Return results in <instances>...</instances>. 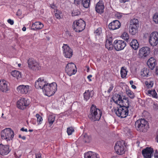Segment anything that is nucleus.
I'll return each mask as SVG.
<instances>
[{
    "label": "nucleus",
    "instance_id": "f257e3e1",
    "mask_svg": "<svg viewBox=\"0 0 158 158\" xmlns=\"http://www.w3.org/2000/svg\"><path fill=\"white\" fill-rule=\"evenodd\" d=\"M102 114L101 109L98 108L95 105H92L90 108L88 117L91 121H98L101 118Z\"/></svg>",
    "mask_w": 158,
    "mask_h": 158
},
{
    "label": "nucleus",
    "instance_id": "f03ea898",
    "mask_svg": "<svg viewBox=\"0 0 158 158\" xmlns=\"http://www.w3.org/2000/svg\"><path fill=\"white\" fill-rule=\"evenodd\" d=\"M127 106H122L114 107L112 110L113 112H114L116 115L121 118L126 117L128 114V108Z\"/></svg>",
    "mask_w": 158,
    "mask_h": 158
},
{
    "label": "nucleus",
    "instance_id": "7ed1b4c3",
    "mask_svg": "<svg viewBox=\"0 0 158 158\" xmlns=\"http://www.w3.org/2000/svg\"><path fill=\"white\" fill-rule=\"evenodd\" d=\"M135 125L138 131L143 132H146L149 128L148 122L144 118L137 120Z\"/></svg>",
    "mask_w": 158,
    "mask_h": 158
},
{
    "label": "nucleus",
    "instance_id": "20e7f679",
    "mask_svg": "<svg viewBox=\"0 0 158 158\" xmlns=\"http://www.w3.org/2000/svg\"><path fill=\"white\" fill-rule=\"evenodd\" d=\"M57 89V85L56 82L48 83L43 91L46 95L50 97L54 95Z\"/></svg>",
    "mask_w": 158,
    "mask_h": 158
},
{
    "label": "nucleus",
    "instance_id": "39448f33",
    "mask_svg": "<svg viewBox=\"0 0 158 158\" xmlns=\"http://www.w3.org/2000/svg\"><path fill=\"white\" fill-rule=\"evenodd\" d=\"M85 21L82 19H80L74 21L73 27L75 31L79 32L82 31L85 29Z\"/></svg>",
    "mask_w": 158,
    "mask_h": 158
},
{
    "label": "nucleus",
    "instance_id": "423d86ee",
    "mask_svg": "<svg viewBox=\"0 0 158 158\" xmlns=\"http://www.w3.org/2000/svg\"><path fill=\"white\" fill-rule=\"evenodd\" d=\"M117 98L116 97H114L113 98V101L118 104L117 106H127V107H129L128 98H123L122 99L121 96L119 95H117Z\"/></svg>",
    "mask_w": 158,
    "mask_h": 158
},
{
    "label": "nucleus",
    "instance_id": "0eeeda50",
    "mask_svg": "<svg viewBox=\"0 0 158 158\" xmlns=\"http://www.w3.org/2000/svg\"><path fill=\"white\" fill-rule=\"evenodd\" d=\"M125 148L124 141L121 140L116 142L114 148L115 151L117 154L122 155L125 153Z\"/></svg>",
    "mask_w": 158,
    "mask_h": 158
},
{
    "label": "nucleus",
    "instance_id": "6e6552de",
    "mask_svg": "<svg viewBox=\"0 0 158 158\" xmlns=\"http://www.w3.org/2000/svg\"><path fill=\"white\" fill-rule=\"evenodd\" d=\"M14 135V131L10 128H6L1 132V137L3 139L10 140L12 139Z\"/></svg>",
    "mask_w": 158,
    "mask_h": 158
},
{
    "label": "nucleus",
    "instance_id": "1a4fd4ad",
    "mask_svg": "<svg viewBox=\"0 0 158 158\" xmlns=\"http://www.w3.org/2000/svg\"><path fill=\"white\" fill-rule=\"evenodd\" d=\"M27 63L29 68L32 70H38L41 69L40 63L34 59H29Z\"/></svg>",
    "mask_w": 158,
    "mask_h": 158
},
{
    "label": "nucleus",
    "instance_id": "9d476101",
    "mask_svg": "<svg viewBox=\"0 0 158 158\" xmlns=\"http://www.w3.org/2000/svg\"><path fill=\"white\" fill-rule=\"evenodd\" d=\"M126 46V43L124 40H116L113 43V46L115 50L119 51L123 50Z\"/></svg>",
    "mask_w": 158,
    "mask_h": 158
},
{
    "label": "nucleus",
    "instance_id": "9b49d317",
    "mask_svg": "<svg viewBox=\"0 0 158 158\" xmlns=\"http://www.w3.org/2000/svg\"><path fill=\"white\" fill-rule=\"evenodd\" d=\"M47 83V82L44 77H40L35 81V86L36 89H42L43 91L44 88H45Z\"/></svg>",
    "mask_w": 158,
    "mask_h": 158
},
{
    "label": "nucleus",
    "instance_id": "f8f14e48",
    "mask_svg": "<svg viewBox=\"0 0 158 158\" xmlns=\"http://www.w3.org/2000/svg\"><path fill=\"white\" fill-rule=\"evenodd\" d=\"M63 54L66 58H70L73 55V51L67 44H64L62 47Z\"/></svg>",
    "mask_w": 158,
    "mask_h": 158
},
{
    "label": "nucleus",
    "instance_id": "ddd939ff",
    "mask_svg": "<svg viewBox=\"0 0 158 158\" xmlns=\"http://www.w3.org/2000/svg\"><path fill=\"white\" fill-rule=\"evenodd\" d=\"M65 70L67 74L69 76L75 74L77 72V68L76 65L73 63L67 64Z\"/></svg>",
    "mask_w": 158,
    "mask_h": 158
},
{
    "label": "nucleus",
    "instance_id": "4468645a",
    "mask_svg": "<svg viewBox=\"0 0 158 158\" xmlns=\"http://www.w3.org/2000/svg\"><path fill=\"white\" fill-rule=\"evenodd\" d=\"M29 104V101L25 98H21L17 102V107L21 110H24L28 106Z\"/></svg>",
    "mask_w": 158,
    "mask_h": 158
},
{
    "label": "nucleus",
    "instance_id": "2eb2a0df",
    "mask_svg": "<svg viewBox=\"0 0 158 158\" xmlns=\"http://www.w3.org/2000/svg\"><path fill=\"white\" fill-rule=\"evenodd\" d=\"M149 41L151 46L156 45L158 44V32L156 31L152 32L150 35Z\"/></svg>",
    "mask_w": 158,
    "mask_h": 158
},
{
    "label": "nucleus",
    "instance_id": "dca6fc26",
    "mask_svg": "<svg viewBox=\"0 0 158 158\" xmlns=\"http://www.w3.org/2000/svg\"><path fill=\"white\" fill-rule=\"evenodd\" d=\"M150 51V49L148 47H142L139 50L138 55L140 57L144 58L149 55Z\"/></svg>",
    "mask_w": 158,
    "mask_h": 158
},
{
    "label": "nucleus",
    "instance_id": "f3484780",
    "mask_svg": "<svg viewBox=\"0 0 158 158\" xmlns=\"http://www.w3.org/2000/svg\"><path fill=\"white\" fill-rule=\"evenodd\" d=\"M153 152V150L152 148L147 147L142 150V153L145 158H151Z\"/></svg>",
    "mask_w": 158,
    "mask_h": 158
},
{
    "label": "nucleus",
    "instance_id": "a211bd4d",
    "mask_svg": "<svg viewBox=\"0 0 158 158\" xmlns=\"http://www.w3.org/2000/svg\"><path fill=\"white\" fill-rule=\"evenodd\" d=\"M10 151L9 146L0 144V154L5 156L8 154Z\"/></svg>",
    "mask_w": 158,
    "mask_h": 158
},
{
    "label": "nucleus",
    "instance_id": "6ab92c4d",
    "mask_svg": "<svg viewBox=\"0 0 158 158\" xmlns=\"http://www.w3.org/2000/svg\"><path fill=\"white\" fill-rule=\"evenodd\" d=\"M105 46L106 48L109 50H111L113 48V39L112 36H107L106 37Z\"/></svg>",
    "mask_w": 158,
    "mask_h": 158
},
{
    "label": "nucleus",
    "instance_id": "aec40b11",
    "mask_svg": "<svg viewBox=\"0 0 158 158\" xmlns=\"http://www.w3.org/2000/svg\"><path fill=\"white\" fill-rule=\"evenodd\" d=\"M19 93L23 94H27L29 90V87L28 85H21L17 88Z\"/></svg>",
    "mask_w": 158,
    "mask_h": 158
},
{
    "label": "nucleus",
    "instance_id": "412c9836",
    "mask_svg": "<svg viewBox=\"0 0 158 158\" xmlns=\"http://www.w3.org/2000/svg\"><path fill=\"white\" fill-rule=\"evenodd\" d=\"M121 26V23L118 20H114L110 23L108 25L110 30H115L119 28Z\"/></svg>",
    "mask_w": 158,
    "mask_h": 158
},
{
    "label": "nucleus",
    "instance_id": "4be33fe9",
    "mask_svg": "<svg viewBox=\"0 0 158 158\" xmlns=\"http://www.w3.org/2000/svg\"><path fill=\"white\" fill-rule=\"evenodd\" d=\"M104 6L102 1H99L96 4L95 7L96 11L100 14L104 12Z\"/></svg>",
    "mask_w": 158,
    "mask_h": 158
},
{
    "label": "nucleus",
    "instance_id": "5701e85b",
    "mask_svg": "<svg viewBox=\"0 0 158 158\" xmlns=\"http://www.w3.org/2000/svg\"><path fill=\"white\" fill-rule=\"evenodd\" d=\"M147 64L149 68L152 70L156 64V60L153 57H151L148 59L147 62Z\"/></svg>",
    "mask_w": 158,
    "mask_h": 158
},
{
    "label": "nucleus",
    "instance_id": "b1692460",
    "mask_svg": "<svg viewBox=\"0 0 158 158\" xmlns=\"http://www.w3.org/2000/svg\"><path fill=\"white\" fill-rule=\"evenodd\" d=\"M0 89L2 92L8 90V87L6 81L4 80L0 81Z\"/></svg>",
    "mask_w": 158,
    "mask_h": 158
},
{
    "label": "nucleus",
    "instance_id": "393cba45",
    "mask_svg": "<svg viewBox=\"0 0 158 158\" xmlns=\"http://www.w3.org/2000/svg\"><path fill=\"white\" fill-rule=\"evenodd\" d=\"M44 25L40 22H36L32 25V29L34 30H37L42 29Z\"/></svg>",
    "mask_w": 158,
    "mask_h": 158
},
{
    "label": "nucleus",
    "instance_id": "a878e982",
    "mask_svg": "<svg viewBox=\"0 0 158 158\" xmlns=\"http://www.w3.org/2000/svg\"><path fill=\"white\" fill-rule=\"evenodd\" d=\"M98 155L92 152H89L85 154V158H99Z\"/></svg>",
    "mask_w": 158,
    "mask_h": 158
},
{
    "label": "nucleus",
    "instance_id": "bb28decb",
    "mask_svg": "<svg viewBox=\"0 0 158 158\" xmlns=\"http://www.w3.org/2000/svg\"><path fill=\"white\" fill-rule=\"evenodd\" d=\"M130 46L132 48L135 50L137 49L139 47V44L137 40L135 39L132 40L130 44Z\"/></svg>",
    "mask_w": 158,
    "mask_h": 158
},
{
    "label": "nucleus",
    "instance_id": "cd10ccee",
    "mask_svg": "<svg viewBox=\"0 0 158 158\" xmlns=\"http://www.w3.org/2000/svg\"><path fill=\"white\" fill-rule=\"evenodd\" d=\"M141 75L143 78L148 77L149 73V69L144 68L141 70Z\"/></svg>",
    "mask_w": 158,
    "mask_h": 158
},
{
    "label": "nucleus",
    "instance_id": "c85d7f7f",
    "mask_svg": "<svg viewBox=\"0 0 158 158\" xmlns=\"http://www.w3.org/2000/svg\"><path fill=\"white\" fill-rule=\"evenodd\" d=\"M11 75L13 77H16L17 79H19L21 77V73L19 71L15 70L12 71Z\"/></svg>",
    "mask_w": 158,
    "mask_h": 158
},
{
    "label": "nucleus",
    "instance_id": "c756f323",
    "mask_svg": "<svg viewBox=\"0 0 158 158\" xmlns=\"http://www.w3.org/2000/svg\"><path fill=\"white\" fill-rule=\"evenodd\" d=\"M91 91L89 90H86L85 92L83 94V96L84 100L87 101L89 100L90 97H92L91 93Z\"/></svg>",
    "mask_w": 158,
    "mask_h": 158
},
{
    "label": "nucleus",
    "instance_id": "7c9ffc66",
    "mask_svg": "<svg viewBox=\"0 0 158 158\" xmlns=\"http://www.w3.org/2000/svg\"><path fill=\"white\" fill-rule=\"evenodd\" d=\"M148 94L150 95V96H152L153 98L158 100V95L155 89L149 90L148 91Z\"/></svg>",
    "mask_w": 158,
    "mask_h": 158
},
{
    "label": "nucleus",
    "instance_id": "2f4dec72",
    "mask_svg": "<svg viewBox=\"0 0 158 158\" xmlns=\"http://www.w3.org/2000/svg\"><path fill=\"white\" fill-rule=\"evenodd\" d=\"M139 21L137 19H133L131 20L129 26L138 27L139 25Z\"/></svg>",
    "mask_w": 158,
    "mask_h": 158
},
{
    "label": "nucleus",
    "instance_id": "473e14b6",
    "mask_svg": "<svg viewBox=\"0 0 158 158\" xmlns=\"http://www.w3.org/2000/svg\"><path fill=\"white\" fill-rule=\"evenodd\" d=\"M127 72L126 69H125L124 67H122L120 70L121 77L123 78H126Z\"/></svg>",
    "mask_w": 158,
    "mask_h": 158
},
{
    "label": "nucleus",
    "instance_id": "72a5a7b5",
    "mask_svg": "<svg viewBox=\"0 0 158 158\" xmlns=\"http://www.w3.org/2000/svg\"><path fill=\"white\" fill-rule=\"evenodd\" d=\"M138 27H134L129 26V32L132 35H135L137 32Z\"/></svg>",
    "mask_w": 158,
    "mask_h": 158
},
{
    "label": "nucleus",
    "instance_id": "f704fd0d",
    "mask_svg": "<svg viewBox=\"0 0 158 158\" xmlns=\"http://www.w3.org/2000/svg\"><path fill=\"white\" fill-rule=\"evenodd\" d=\"M90 0H82L81 5L85 8H88L90 6Z\"/></svg>",
    "mask_w": 158,
    "mask_h": 158
},
{
    "label": "nucleus",
    "instance_id": "c9c22d12",
    "mask_svg": "<svg viewBox=\"0 0 158 158\" xmlns=\"http://www.w3.org/2000/svg\"><path fill=\"white\" fill-rule=\"evenodd\" d=\"M55 119V117L53 115H50L48 118V121L49 125L51 126L53 123Z\"/></svg>",
    "mask_w": 158,
    "mask_h": 158
},
{
    "label": "nucleus",
    "instance_id": "e433bc0d",
    "mask_svg": "<svg viewBox=\"0 0 158 158\" xmlns=\"http://www.w3.org/2000/svg\"><path fill=\"white\" fill-rule=\"evenodd\" d=\"M121 37L127 42L128 41L129 36L127 32H123L121 36Z\"/></svg>",
    "mask_w": 158,
    "mask_h": 158
},
{
    "label": "nucleus",
    "instance_id": "4c0bfd02",
    "mask_svg": "<svg viewBox=\"0 0 158 158\" xmlns=\"http://www.w3.org/2000/svg\"><path fill=\"white\" fill-rule=\"evenodd\" d=\"M152 20L155 23L158 24V13H155L153 15Z\"/></svg>",
    "mask_w": 158,
    "mask_h": 158
},
{
    "label": "nucleus",
    "instance_id": "58836bf2",
    "mask_svg": "<svg viewBox=\"0 0 158 158\" xmlns=\"http://www.w3.org/2000/svg\"><path fill=\"white\" fill-rule=\"evenodd\" d=\"M126 94L130 98L133 99L135 97L134 94L133 92L130 90H128L126 91Z\"/></svg>",
    "mask_w": 158,
    "mask_h": 158
},
{
    "label": "nucleus",
    "instance_id": "ea45409f",
    "mask_svg": "<svg viewBox=\"0 0 158 158\" xmlns=\"http://www.w3.org/2000/svg\"><path fill=\"white\" fill-rule=\"evenodd\" d=\"M37 118V121L38 124H40L42 123L43 118L42 117L38 114H37L35 115Z\"/></svg>",
    "mask_w": 158,
    "mask_h": 158
},
{
    "label": "nucleus",
    "instance_id": "a19ab883",
    "mask_svg": "<svg viewBox=\"0 0 158 158\" xmlns=\"http://www.w3.org/2000/svg\"><path fill=\"white\" fill-rule=\"evenodd\" d=\"M80 14V12L78 9H73L72 13V15L73 16H78Z\"/></svg>",
    "mask_w": 158,
    "mask_h": 158
},
{
    "label": "nucleus",
    "instance_id": "79ce46f5",
    "mask_svg": "<svg viewBox=\"0 0 158 158\" xmlns=\"http://www.w3.org/2000/svg\"><path fill=\"white\" fill-rule=\"evenodd\" d=\"M83 140L85 143H89L91 140L90 136H88L86 134L84 135Z\"/></svg>",
    "mask_w": 158,
    "mask_h": 158
},
{
    "label": "nucleus",
    "instance_id": "37998d69",
    "mask_svg": "<svg viewBox=\"0 0 158 158\" xmlns=\"http://www.w3.org/2000/svg\"><path fill=\"white\" fill-rule=\"evenodd\" d=\"M74 131V129L72 127H68L67 129V132L68 135H71Z\"/></svg>",
    "mask_w": 158,
    "mask_h": 158
},
{
    "label": "nucleus",
    "instance_id": "c03bdc74",
    "mask_svg": "<svg viewBox=\"0 0 158 158\" xmlns=\"http://www.w3.org/2000/svg\"><path fill=\"white\" fill-rule=\"evenodd\" d=\"M102 29L101 27H99L97 28L94 32V33L97 35H100L102 33Z\"/></svg>",
    "mask_w": 158,
    "mask_h": 158
},
{
    "label": "nucleus",
    "instance_id": "a18cd8bd",
    "mask_svg": "<svg viewBox=\"0 0 158 158\" xmlns=\"http://www.w3.org/2000/svg\"><path fill=\"white\" fill-rule=\"evenodd\" d=\"M82 0H74V4L76 6H78L81 3Z\"/></svg>",
    "mask_w": 158,
    "mask_h": 158
},
{
    "label": "nucleus",
    "instance_id": "49530a36",
    "mask_svg": "<svg viewBox=\"0 0 158 158\" xmlns=\"http://www.w3.org/2000/svg\"><path fill=\"white\" fill-rule=\"evenodd\" d=\"M113 88L114 86L113 85V84H110V86L109 88V89L107 90V93H110L113 89Z\"/></svg>",
    "mask_w": 158,
    "mask_h": 158
},
{
    "label": "nucleus",
    "instance_id": "de8ad7c7",
    "mask_svg": "<svg viewBox=\"0 0 158 158\" xmlns=\"http://www.w3.org/2000/svg\"><path fill=\"white\" fill-rule=\"evenodd\" d=\"M8 23L11 25H13L14 23V21L13 20L10 19H8L7 21Z\"/></svg>",
    "mask_w": 158,
    "mask_h": 158
},
{
    "label": "nucleus",
    "instance_id": "09e8293b",
    "mask_svg": "<svg viewBox=\"0 0 158 158\" xmlns=\"http://www.w3.org/2000/svg\"><path fill=\"white\" fill-rule=\"evenodd\" d=\"M55 16L58 19H60V15L57 13L55 14Z\"/></svg>",
    "mask_w": 158,
    "mask_h": 158
},
{
    "label": "nucleus",
    "instance_id": "8fccbe9b",
    "mask_svg": "<svg viewBox=\"0 0 158 158\" xmlns=\"http://www.w3.org/2000/svg\"><path fill=\"white\" fill-rule=\"evenodd\" d=\"M153 103L154 107L157 109H158V104L156 102H154Z\"/></svg>",
    "mask_w": 158,
    "mask_h": 158
},
{
    "label": "nucleus",
    "instance_id": "3c124183",
    "mask_svg": "<svg viewBox=\"0 0 158 158\" xmlns=\"http://www.w3.org/2000/svg\"><path fill=\"white\" fill-rule=\"evenodd\" d=\"M129 1V0H119V2L120 3H125Z\"/></svg>",
    "mask_w": 158,
    "mask_h": 158
},
{
    "label": "nucleus",
    "instance_id": "603ef678",
    "mask_svg": "<svg viewBox=\"0 0 158 158\" xmlns=\"http://www.w3.org/2000/svg\"><path fill=\"white\" fill-rule=\"evenodd\" d=\"M92 76L91 75H89L87 76V78L89 80V81H92V80L91 79V78L92 77Z\"/></svg>",
    "mask_w": 158,
    "mask_h": 158
},
{
    "label": "nucleus",
    "instance_id": "864d4df0",
    "mask_svg": "<svg viewBox=\"0 0 158 158\" xmlns=\"http://www.w3.org/2000/svg\"><path fill=\"white\" fill-rule=\"evenodd\" d=\"M20 130L23 131H25V132L27 131V129H25L24 127H23V128H21L20 129Z\"/></svg>",
    "mask_w": 158,
    "mask_h": 158
},
{
    "label": "nucleus",
    "instance_id": "5fc2aeb1",
    "mask_svg": "<svg viewBox=\"0 0 158 158\" xmlns=\"http://www.w3.org/2000/svg\"><path fill=\"white\" fill-rule=\"evenodd\" d=\"M154 158H158V153L155 152L154 155Z\"/></svg>",
    "mask_w": 158,
    "mask_h": 158
},
{
    "label": "nucleus",
    "instance_id": "6e6d98bb",
    "mask_svg": "<svg viewBox=\"0 0 158 158\" xmlns=\"http://www.w3.org/2000/svg\"><path fill=\"white\" fill-rule=\"evenodd\" d=\"M131 88H133V89H136V86L135 85H131Z\"/></svg>",
    "mask_w": 158,
    "mask_h": 158
},
{
    "label": "nucleus",
    "instance_id": "4d7b16f0",
    "mask_svg": "<svg viewBox=\"0 0 158 158\" xmlns=\"http://www.w3.org/2000/svg\"><path fill=\"white\" fill-rule=\"evenodd\" d=\"M55 7V5L54 4H52L51 6V7L53 9H54Z\"/></svg>",
    "mask_w": 158,
    "mask_h": 158
},
{
    "label": "nucleus",
    "instance_id": "13d9d810",
    "mask_svg": "<svg viewBox=\"0 0 158 158\" xmlns=\"http://www.w3.org/2000/svg\"><path fill=\"white\" fill-rule=\"evenodd\" d=\"M147 86L148 87V88H150V87H152V85H151V84H150L149 85H148V84H147Z\"/></svg>",
    "mask_w": 158,
    "mask_h": 158
},
{
    "label": "nucleus",
    "instance_id": "bf43d9fd",
    "mask_svg": "<svg viewBox=\"0 0 158 158\" xmlns=\"http://www.w3.org/2000/svg\"><path fill=\"white\" fill-rule=\"evenodd\" d=\"M133 83H134V82H133V81H130V84L131 85H133Z\"/></svg>",
    "mask_w": 158,
    "mask_h": 158
},
{
    "label": "nucleus",
    "instance_id": "052dcab7",
    "mask_svg": "<svg viewBox=\"0 0 158 158\" xmlns=\"http://www.w3.org/2000/svg\"><path fill=\"white\" fill-rule=\"evenodd\" d=\"M26 28L25 27H23V28H22V30L23 31H26Z\"/></svg>",
    "mask_w": 158,
    "mask_h": 158
},
{
    "label": "nucleus",
    "instance_id": "680f3d73",
    "mask_svg": "<svg viewBox=\"0 0 158 158\" xmlns=\"http://www.w3.org/2000/svg\"><path fill=\"white\" fill-rule=\"evenodd\" d=\"M156 141L157 143H158V135H157L156 137Z\"/></svg>",
    "mask_w": 158,
    "mask_h": 158
},
{
    "label": "nucleus",
    "instance_id": "e2e57ef3",
    "mask_svg": "<svg viewBox=\"0 0 158 158\" xmlns=\"http://www.w3.org/2000/svg\"><path fill=\"white\" fill-rule=\"evenodd\" d=\"M23 139V140H25L26 138V137L25 136H23V137H22V138H21Z\"/></svg>",
    "mask_w": 158,
    "mask_h": 158
},
{
    "label": "nucleus",
    "instance_id": "0e129e2a",
    "mask_svg": "<svg viewBox=\"0 0 158 158\" xmlns=\"http://www.w3.org/2000/svg\"><path fill=\"white\" fill-rule=\"evenodd\" d=\"M28 131L30 132H31L33 131V130L32 129H29Z\"/></svg>",
    "mask_w": 158,
    "mask_h": 158
},
{
    "label": "nucleus",
    "instance_id": "69168bd1",
    "mask_svg": "<svg viewBox=\"0 0 158 158\" xmlns=\"http://www.w3.org/2000/svg\"><path fill=\"white\" fill-rule=\"evenodd\" d=\"M89 67H88L87 69V70H86V71L87 72H89Z\"/></svg>",
    "mask_w": 158,
    "mask_h": 158
},
{
    "label": "nucleus",
    "instance_id": "338daca9",
    "mask_svg": "<svg viewBox=\"0 0 158 158\" xmlns=\"http://www.w3.org/2000/svg\"><path fill=\"white\" fill-rule=\"evenodd\" d=\"M21 64H18V66L19 67H20L21 66Z\"/></svg>",
    "mask_w": 158,
    "mask_h": 158
},
{
    "label": "nucleus",
    "instance_id": "774afa93",
    "mask_svg": "<svg viewBox=\"0 0 158 158\" xmlns=\"http://www.w3.org/2000/svg\"><path fill=\"white\" fill-rule=\"evenodd\" d=\"M111 158H117V157L116 156H113L111 157Z\"/></svg>",
    "mask_w": 158,
    "mask_h": 158
}]
</instances>
